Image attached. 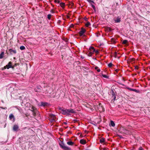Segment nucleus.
<instances>
[{
	"label": "nucleus",
	"instance_id": "nucleus-5",
	"mask_svg": "<svg viewBox=\"0 0 150 150\" xmlns=\"http://www.w3.org/2000/svg\"><path fill=\"white\" fill-rule=\"evenodd\" d=\"M12 63L10 62H8V64L6 65V66H4V67L2 68V70H3L5 69H9L10 68H13L12 65Z\"/></svg>",
	"mask_w": 150,
	"mask_h": 150
},
{
	"label": "nucleus",
	"instance_id": "nucleus-38",
	"mask_svg": "<svg viewBox=\"0 0 150 150\" xmlns=\"http://www.w3.org/2000/svg\"><path fill=\"white\" fill-rule=\"evenodd\" d=\"M40 87H41L40 86H38L37 87L39 91H40L41 90Z\"/></svg>",
	"mask_w": 150,
	"mask_h": 150
},
{
	"label": "nucleus",
	"instance_id": "nucleus-8",
	"mask_svg": "<svg viewBox=\"0 0 150 150\" xmlns=\"http://www.w3.org/2000/svg\"><path fill=\"white\" fill-rule=\"evenodd\" d=\"M13 130L14 131L17 132L19 130V126L17 125H15L13 127Z\"/></svg>",
	"mask_w": 150,
	"mask_h": 150
},
{
	"label": "nucleus",
	"instance_id": "nucleus-54",
	"mask_svg": "<svg viewBox=\"0 0 150 150\" xmlns=\"http://www.w3.org/2000/svg\"><path fill=\"white\" fill-rule=\"evenodd\" d=\"M103 150H108L106 148H104Z\"/></svg>",
	"mask_w": 150,
	"mask_h": 150
},
{
	"label": "nucleus",
	"instance_id": "nucleus-7",
	"mask_svg": "<svg viewBox=\"0 0 150 150\" xmlns=\"http://www.w3.org/2000/svg\"><path fill=\"white\" fill-rule=\"evenodd\" d=\"M50 104L46 102H41L38 104V105L40 106L46 107L48 106Z\"/></svg>",
	"mask_w": 150,
	"mask_h": 150
},
{
	"label": "nucleus",
	"instance_id": "nucleus-31",
	"mask_svg": "<svg viewBox=\"0 0 150 150\" xmlns=\"http://www.w3.org/2000/svg\"><path fill=\"white\" fill-rule=\"evenodd\" d=\"M107 30H108V31H109L110 32H111L112 31V29L111 28H109V27L107 28Z\"/></svg>",
	"mask_w": 150,
	"mask_h": 150
},
{
	"label": "nucleus",
	"instance_id": "nucleus-43",
	"mask_svg": "<svg viewBox=\"0 0 150 150\" xmlns=\"http://www.w3.org/2000/svg\"><path fill=\"white\" fill-rule=\"evenodd\" d=\"M77 62V64H80L81 62L79 61H78Z\"/></svg>",
	"mask_w": 150,
	"mask_h": 150
},
{
	"label": "nucleus",
	"instance_id": "nucleus-64",
	"mask_svg": "<svg viewBox=\"0 0 150 150\" xmlns=\"http://www.w3.org/2000/svg\"><path fill=\"white\" fill-rule=\"evenodd\" d=\"M86 150H90L88 149H86Z\"/></svg>",
	"mask_w": 150,
	"mask_h": 150
},
{
	"label": "nucleus",
	"instance_id": "nucleus-49",
	"mask_svg": "<svg viewBox=\"0 0 150 150\" xmlns=\"http://www.w3.org/2000/svg\"><path fill=\"white\" fill-rule=\"evenodd\" d=\"M119 70V69H116L115 70V71H116V72H117Z\"/></svg>",
	"mask_w": 150,
	"mask_h": 150
},
{
	"label": "nucleus",
	"instance_id": "nucleus-12",
	"mask_svg": "<svg viewBox=\"0 0 150 150\" xmlns=\"http://www.w3.org/2000/svg\"><path fill=\"white\" fill-rule=\"evenodd\" d=\"M111 91H112V93H111V95L112 97L116 96V92H115L112 89H111Z\"/></svg>",
	"mask_w": 150,
	"mask_h": 150
},
{
	"label": "nucleus",
	"instance_id": "nucleus-28",
	"mask_svg": "<svg viewBox=\"0 0 150 150\" xmlns=\"http://www.w3.org/2000/svg\"><path fill=\"white\" fill-rule=\"evenodd\" d=\"M51 15L50 14H49L47 15V18L49 20H50L51 18Z\"/></svg>",
	"mask_w": 150,
	"mask_h": 150
},
{
	"label": "nucleus",
	"instance_id": "nucleus-19",
	"mask_svg": "<svg viewBox=\"0 0 150 150\" xmlns=\"http://www.w3.org/2000/svg\"><path fill=\"white\" fill-rule=\"evenodd\" d=\"M133 91H134L138 93H140V91L139 90H136V89H134Z\"/></svg>",
	"mask_w": 150,
	"mask_h": 150
},
{
	"label": "nucleus",
	"instance_id": "nucleus-9",
	"mask_svg": "<svg viewBox=\"0 0 150 150\" xmlns=\"http://www.w3.org/2000/svg\"><path fill=\"white\" fill-rule=\"evenodd\" d=\"M114 20L115 23H120L121 21V18L119 17H117L116 19H114Z\"/></svg>",
	"mask_w": 150,
	"mask_h": 150
},
{
	"label": "nucleus",
	"instance_id": "nucleus-1",
	"mask_svg": "<svg viewBox=\"0 0 150 150\" xmlns=\"http://www.w3.org/2000/svg\"><path fill=\"white\" fill-rule=\"evenodd\" d=\"M62 114L64 115H70V113H75L76 112L74 111V110L72 109H65L64 108L62 110Z\"/></svg>",
	"mask_w": 150,
	"mask_h": 150
},
{
	"label": "nucleus",
	"instance_id": "nucleus-37",
	"mask_svg": "<svg viewBox=\"0 0 150 150\" xmlns=\"http://www.w3.org/2000/svg\"><path fill=\"white\" fill-rule=\"evenodd\" d=\"M50 12L52 13H54V11L53 9H52Z\"/></svg>",
	"mask_w": 150,
	"mask_h": 150
},
{
	"label": "nucleus",
	"instance_id": "nucleus-16",
	"mask_svg": "<svg viewBox=\"0 0 150 150\" xmlns=\"http://www.w3.org/2000/svg\"><path fill=\"white\" fill-rule=\"evenodd\" d=\"M105 142V139L102 138L100 140V142L101 143L104 142Z\"/></svg>",
	"mask_w": 150,
	"mask_h": 150
},
{
	"label": "nucleus",
	"instance_id": "nucleus-25",
	"mask_svg": "<svg viewBox=\"0 0 150 150\" xmlns=\"http://www.w3.org/2000/svg\"><path fill=\"white\" fill-rule=\"evenodd\" d=\"M112 99L111 101H112V102H113L115 99L116 96L112 97Z\"/></svg>",
	"mask_w": 150,
	"mask_h": 150
},
{
	"label": "nucleus",
	"instance_id": "nucleus-22",
	"mask_svg": "<svg viewBox=\"0 0 150 150\" xmlns=\"http://www.w3.org/2000/svg\"><path fill=\"white\" fill-rule=\"evenodd\" d=\"M20 50H24L25 49V48L24 46H21L20 47Z\"/></svg>",
	"mask_w": 150,
	"mask_h": 150
},
{
	"label": "nucleus",
	"instance_id": "nucleus-24",
	"mask_svg": "<svg viewBox=\"0 0 150 150\" xmlns=\"http://www.w3.org/2000/svg\"><path fill=\"white\" fill-rule=\"evenodd\" d=\"M31 109H32V110H31L32 112L35 111V110H36V109L34 106H32Z\"/></svg>",
	"mask_w": 150,
	"mask_h": 150
},
{
	"label": "nucleus",
	"instance_id": "nucleus-30",
	"mask_svg": "<svg viewBox=\"0 0 150 150\" xmlns=\"http://www.w3.org/2000/svg\"><path fill=\"white\" fill-rule=\"evenodd\" d=\"M99 107H102V110L103 111H104V108H103L102 107V104L101 103H99Z\"/></svg>",
	"mask_w": 150,
	"mask_h": 150
},
{
	"label": "nucleus",
	"instance_id": "nucleus-29",
	"mask_svg": "<svg viewBox=\"0 0 150 150\" xmlns=\"http://www.w3.org/2000/svg\"><path fill=\"white\" fill-rule=\"evenodd\" d=\"M33 112V114L34 116H35L36 115V112L35 111H32Z\"/></svg>",
	"mask_w": 150,
	"mask_h": 150
},
{
	"label": "nucleus",
	"instance_id": "nucleus-44",
	"mask_svg": "<svg viewBox=\"0 0 150 150\" xmlns=\"http://www.w3.org/2000/svg\"><path fill=\"white\" fill-rule=\"evenodd\" d=\"M73 121L74 122H77V120L75 119Z\"/></svg>",
	"mask_w": 150,
	"mask_h": 150
},
{
	"label": "nucleus",
	"instance_id": "nucleus-39",
	"mask_svg": "<svg viewBox=\"0 0 150 150\" xmlns=\"http://www.w3.org/2000/svg\"><path fill=\"white\" fill-rule=\"evenodd\" d=\"M97 71L98 72H100V69H97Z\"/></svg>",
	"mask_w": 150,
	"mask_h": 150
},
{
	"label": "nucleus",
	"instance_id": "nucleus-36",
	"mask_svg": "<svg viewBox=\"0 0 150 150\" xmlns=\"http://www.w3.org/2000/svg\"><path fill=\"white\" fill-rule=\"evenodd\" d=\"M118 136L120 139L123 138V137L122 136H121V135H118Z\"/></svg>",
	"mask_w": 150,
	"mask_h": 150
},
{
	"label": "nucleus",
	"instance_id": "nucleus-52",
	"mask_svg": "<svg viewBox=\"0 0 150 150\" xmlns=\"http://www.w3.org/2000/svg\"><path fill=\"white\" fill-rule=\"evenodd\" d=\"M63 123H64V124L65 125H67V123L66 122H64Z\"/></svg>",
	"mask_w": 150,
	"mask_h": 150
},
{
	"label": "nucleus",
	"instance_id": "nucleus-23",
	"mask_svg": "<svg viewBox=\"0 0 150 150\" xmlns=\"http://www.w3.org/2000/svg\"><path fill=\"white\" fill-rule=\"evenodd\" d=\"M128 42L127 40H124L122 42V44H126Z\"/></svg>",
	"mask_w": 150,
	"mask_h": 150
},
{
	"label": "nucleus",
	"instance_id": "nucleus-59",
	"mask_svg": "<svg viewBox=\"0 0 150 150\" xmlns=\"http://www.w3.org/2000/svg\"><path fill=\"white\" fill-rule=\"evenodd\" d=\"M112 40H114V38H112Z\"/></svg>",
	"mask_w": 150,
	"mask_h": 150
},
{
	"label": "nucleus",
	"instance_id": "nucleus-3",
	"mask_svg": "<svg viewBox=\"0 0 150 150\" xmlns=\"http://www.w3.org/2000/svg\"><path fill=\"white\" fill-rule=\"evenodd\" d=\"M6 52L8 54H10V55L16 54L17 52L16 50H13V49H10L8 51L6 50Z\"/></svg>",
	"mask_w": 150,
	"mask_h": 150
},
{
	"label": "nucleus",
	"instance_id": "nucleus-51",
	"mask_svg": "<svg viewBox=\"0 0 150 150\" xmlns=\"http://www.w3.org/2000/svg\"><path fill=\"white\" fill-rule=\"evenodd\" d=\"M57 0H54V2L55 3H57Z\"/></svg>",
	"mask_w": 150,
	"mask_h": 150
},
{
	"label": "nucleus",
	"instance_id": "nucleus-55",
	"mask_svg": "<svg viewBox=\"0 0 150 150\" xmlns=\"http://www.w3.org/2000/svg\"><path fill=\"white\" fill-rule=\"evenodd\" d=\"M85 133H88V131H87L86 130H85Z\"/></svg>",
	"mask_w": 150,
	"mask_h": 150
},
{
	"label": "nucleus",
	"instance_id": "nucleus-42",
	"mask_svg": "<svg viewBox=\"0 0 150 150\" xmlns=\"http://www.w3.org/2000/svg\"><path fill=\"white\" fill-rule=\"evenodd\" d=\"M50 116H51L52 117H54V114H51L50 115Z\"/></svg>",
	"mask_w": 150,
	"mask_h": 150
},
{
	"label": "nucleus",
	"instance_id": "nucleus-35",
	"mask_svg": "<svg viewBox=\"0 0 150 150\" xmlns=\"http://www.w3.org/2000/svg\"><path fill=\"white\" fill-rule=\"evenodd\" d=\"M127 89L129 90L130 91H133V89H132V88H127Z\"/></svg>",
	"mask_w": 150,
	"mask_h": 150
},
{
	"label": "nucleus",
	"instance_id": "nucleus-17",
	"mask_svg": "<svg viewBox=\"0 0 150 150\" xmlns=\"http://www.w3.org/2000/svg\"><path fill=\"white\" fill-rule=\"evenodd\" d=\"M4 54V52H2L0 54V59H2L3 57V56Z\"/></svg>",
	"mask_w": 150,
	"mask_h": 150
},
{
	"label": "nucleus",
	"instance_id": "nucleus-46",
	"mask_svg": "<svg viewBox=\"0 0 150 150\" xmlns=\"http://www.w3.org/2000/svg\"><path fill=\"white\" fill-rule=\"evenodd\" d=\"M62 109H62V108H61V107H59V110H61V111H62Z\"/></svg>",
	"mask_w": 150,
	"mask_h": 150
},
{
	"label": "nucleus",
	"instance_id": "nucleus-6",
	"mask_svg": "<svg viewBox=\"0 0 150 150\" xmlns=\"http://www.w3.org/2000/svg\"><path fill=\"white\" fill-rule=\"evenodd\" d=\"M86 32V30L83 28H82L81 30L79 31V34L80 36H85V35H84V33Z\"/></svg>",
	"mask_w": 150,
	"mask_h": 150
},
{
	"label": "nucleus",
	"instance_id": "nucleus-21",
	"mask_svg": "<svg viewBox=\"0 0 150 150\" xmlns=\"http://www.w3.org/2000/svg\"><path fill=\"white\" fill-rule=\"evenodd\" d=\"M91 6H92V7L93 8V9H94V11L96 12V7H95V5H94L93 4H91Z\"/></svg>",
	"mask_w": 150,
	"mask_h": 150
},
{
	"label": "nucleus",
	"instance_id": "nucleus-53",
	"mask_svg": "<svg viewBox=\"0 0 150 150\" xmlns=\"http://www.w3.org/2000/svg\"><path fill=\"white\" fill-rule=\"evenodd\" d=\"M90 3L91 1V0H87Z\"/></svg>",
	"mask_w": 150,
	"mask_h": 150
},
{
	"label": "nucleus",
	"instance_id": "nucleus-4",
	"mask_svg": "<svg viewBox=\"0 0 150 150\" xmlns=\"http://www.w3.org/2000/svg\"><path fill=\"white\" fill-rule=\"evenodd\" d=\"M119 132L121 133H124L126 134L128 133L127 132H128V131L125 129L124 127H121L120 128Z\"/></svg>",
	"mask_w": 150,
	"mask_h": 150
},
{
	"label": "nucleus",
	"instance_id": "nucleus-41",
	"mask_svg": "<svg viewBox=\"0 0 150 150\" xmlns=\"http://www.w3.org/2000/svg\"><path fill=\"white\" fill-rule=\"evenodd\" d=\"M92 55V52H90L89 53V56H90L91 55Z\"/></svg>",
	"mask_w": 150,
	"mask_h": 150
},
{
	"label": "nucleus",
	"instance_id": "nucleus-56",
	"mask_svg": "<svg viewBox=\"0 0 150 150\" xmlns=\"http://www.w3.org/2000/svg\"><path fill=\"white\" fill-rule=\"evenodd\" d=\"M96 52V53H98V50H97V51L95 50V52Z\"/></svg>",
	"mask_w": 150,
	"mask_h": 150
},
{
	"label": "nucleus",
	"instance_id": "nucleus-48",
	"mask_svg": "<svg viewBox=\"0 0 150 150\" xmlns=\"http://www.w3.org/2000/svg\"><path fill=\"white\" fill-rule=\"evenodd\" d=\"M91 2L93 4H94V2L93 1H92V0L90 2Z\"/></svg>",
	"mask_w": 150,
	"mask_h": 150
},
{
	"label": "nucleus",
	"instance_id": "nucleus-2",
	"mask_svg": "<svg viewBox=\"0 0 150 150\" xmlns=\"http://www.w3.org/2000/svg\"><path fill=\"white\" fill-rule=\"evenodd\" d=\"M59 145L60 147L62 149L65 150H71V149L69 147L65 146L64 143L63 141H61L59 143Z\"/></svg>",
	"mask_w": 150,
	"mask_h": 150
},
{
	"label": "nucleus",
	"instance_id": "nucleus-58",
	"mask_svg": "<svg viewBox=\"0 0 150 150\" xmlns=\"http://www.w3.org/2000/svg\"><path fill=\"white\" fill-rule=\"evenodd\" d=\"M68 127H65V129H66Z\"/></svg>",
	"mask_w": 150,
	"mask_h": 150
},
{
	"label": "nucleus",
	"instance_id": "nucleus-40",
	"mask_svg": "<svg viewBox=\"0 0 150 150\" xmlns=\"http://www.w3.org/2000/svg\"><path fill=\"white\" fill-rule=\"evenodd\" d=\"M98 68V67H97V66L95 67V69H96H96H97V70Z\"/></svg>",
	"mask_w": 150,
	"mask_h": 150
},
{
	"label": "nucleus",
	"instance_id": "nucleus-45",
	"mask_svg": "<svg viewBox=\"0 0 150 150\" xmlns=\"http://www.w3.org/2000/svg\"><path fill=\"white\" fill-rule=\"evenodd\" d=\"M70 27H74V25L72 24L70 26Z\"/></svg>",
	"mask_w": 150,
	"mask_h": 150
},
{
	"label": "nucleus",
	"instance_id": "nucleus-13",
	"mask_svg": "<svg viewBox=\"0 0 150 150\" xmlns=\"http://www.w3.org/2000/svg\"><path fill=\"white\" fill-rule=\"evenodd\" d=\"M110 125L114 127L115 126V124L113 121L111 120L110 121Z\"/></svg>",
	"mask_w": 150,
	"mask_h": 150
},
{
	"label": "nucleus",
	"instance_id": "nucleus-47",
	"mask_svg": "<svg viewBox=\"0 0 150 150\" xmlns=\"http://www.w3.org/2000/svg\"><path fill=\"white\" fill-rule=\"evenodd\" d=\"M91 2L93 4H94V2L93 1H92V0L90 2Z\"/></svg>",
	"mask_w": 150,
	"mask_h": 150
},
{
	"label": "nucleus",
	"instance_id": "nucleus-26",
	"mask_svg": "<svg viewBox=\"0 0 150 150\" xmlns=\"http://www.w3.org/2000/svg\"><path fill=\"white\" fill-rule=\"evenodd\" d=\"M60 6L62 7H63L64 6H65V4L64 3H60Z\"/></svg>",
	"mask_w": 150,
	"mask_h": 150
},
{
	"label": "nucleus",
	"instance_id": "nucleus-34",
	"mask_svg": "<svg viewBox=\"0 0 150 150\" xmlns=\"http://www.w3.org/2000/svg\"><path fill=\"white\" fill-rule=\"evenodd\" d=\"M138 150H144V149L142 147H140L138 149Z\"/></svg>",
	"mask_w": 150,
	"mask_h": 150
},
{
	"label": "nucleus",
	"instance_id": "nucleus-14",
	"mask_svg": "<svg viewBox=\"0 0 150 150\" xmlns=\"http://www.w3.org/2000/svg\"><path fill=\"white\" fill-rule=\"evenodd\" d=\"M9 118L10 120H12L13 118L14 119V117L13 115L12 114H11L9 115Z\"/></svg>",
	"mask_w": 150,
	"mask_h": 150
},
{
	"label": "nucleus",
	"instance_id": "nucleus-27",
	"mask_svg": "<svg viewBox=\"0 0 150 150\" xmlns=\"http://www.w3.org/2000/svg\"><path fill=\"white\" fill-rule=\"evenodd\" d=\"M112 65L113 64H112V63H109L108 65V66L109 67H111L112 66Z\"/></svg>",
	"mask_w": 150,
	"mask_h": 150
},
{
	"label": "nucleus",
	"instance_id": "nucleus-32",
	"mask_svg": "<svg viewBox=\"0 0 150 150\" xmlns=\"http://www.w3.org/2000/svg\"><path fill=\"white\" fill-rule=\"evenodd\" d=\"M117 53L116 52H115L114 53V55L115 57V58L117 57Z\"/></svg>",
	"mask_w": 150,
	"mask_h": 150
},
{
	"label": "nucleus",
	"instance_id": "nucleus-50",
	"mask_svg": "<svg viewBox=\"0 0 150 150\" xmlns=\"http://www.w3.org/2000/svg\"><path fill=\"white\" fill-rule=\"evenodd\" d=\"M57 3H58L59 4V3H60V1H59V0H57Z\"/></svg>",
	"mask_w": 150,
	"mask_h": 150
},
{
	"label": "nucleus",
	"instance_id": "nucleus-57",
	"mask_svg": "<svg viewBox=\"0 0 150 150\" xmlns=\"http://www.w3.org/2000/svg\"><path fill=\"white\" fill-rule=\"evenodd\" d=\"M81 57L82 58H83H83H84V57H83V56H81Z\"/></svg>",
	"mask_w": 150,
	"mask_h": 150
},
{
	"label": "nucleus",
	"instance_id": "nucleus-15",
	"mask_svg": "<svg viewBox=\"0 0 150 150\" xmlns=\"http://www.w3.org/2000/svg\"><path fill=\"white\" fill-rule=\"evenodd\" d=\"M67 144L70 145H72L74 144V143L72 141H69L67 143Z\"/></svg>",
	"mask_w": 150,
	"mask_h": 150
},
{
	"label": "nucleus",
	"instance_id": "nucleus-10",
	"mask_svg": "<svg viewBox=\"0 0 150 150\" xmlns=\"http://www.w3.org/2000/svg\"><path fill=\"white\" fill-rule=\"evenodd\" d=\"M80 143L81 144H85L86 143V142L83 139H81L80 141Z\"/></svg>",
	"mask_w": 150,
	"mask_h": 150
},
{
	"label": "nucleus",
	"instance_id": "nucleus-20",
	"mask_svg": "<svg viewBox=\"0 0 150 150\" xmlns=\"http://www.w3.org/2000/svg\"><path fill=\"white\" fill-rule=\"evenodd\" d=\"M86 26L87 27H88L89 25H91V23H90L89 22H87L86 23Z\"/></svg>",
	"mask_w": 150,
	"mask_h": 150
},
{
	"label": "nucleus",
	"instance_id": "nucleus-62",
	"mask_svg": "<svg viewBox=\"0 0 150 150\" xmlns=\"http://www.w3.org/2000/svg\"><path fill=\"white\" fill-rule=\"evenodd\" d=\"M18 110L20 112V110L18 109Z\"/></svg>",
	"mask_w": 150,
	"mask_h": 150
},
{
	"label": "nucleus",
	"instance_id": "nucleus-63",
	"mask_svg": "<svg viewBox=\"0 0 150 150\" xmlns=\"http://www.w3.org/2000/svg\"><path fill=\"white\" fill-rule=\"evenodd\" d=\"M116 5H118V4L117 3Z\"/></svg>",
	"mask_w": 150,
	"mask_h": 150
},
{
	"label": "nucleus",
	"instance_id": "nucleus-61",
	"mask_svg": "<svg viewBox=\"0 0 150 150\" xmlns=\"http://www.w3.org/2000/svg\"><path fill=\"white\" fill-rule=\"evenodd\" d=\"M137 67H135V69H137Z\"/></svg>",
	"mask_w": 150,
	"mask_h": 150
},
{
	"label": "nucleus",
	"instance_id": "nucleus-33",
	"mask_svg": "<svg viewBox=\"0 0 150 150\" xmlns=\"http://www.w3.org/2000/svg\"><path fill=\"white\" fill-rule=\"evenodd\" d=\"M0 108H1L3 109H4V110H6V109H7V108L6 107H0Z\"/></svg>",
	"mask_w": 150,
	"mask_h": 150
},
{
	"label": "nucleus",
	"instance_id": "nucleus-60",
	"mask_svg": "<svg viewBox=\"0 0 150 150\" xmlns=\"http://www.w3.org/2000/svg\"><path fill=\"white\" fill-rule=\"evenodd\" d=\"M87 18H86V19H85V20H86V21H87Z\"/></svg>",
	"mask_w": 150,
	"mask_h": 150
},
{
	"label": "nucleus",
	"instance_id": "nucleus-11",
	"mask_svg": "<svg viewBox=\"0 0 150 150\" xmlns=\"http://www.w3.org/2000/svg\"><path fill=\"white\" fill-rule=\"evenodd\" d=\"M89 49L90 50L91 52H95V50L94 48L93 47H90L89 48Z\"/></svg>",
	"mask_w": 150,
	"mask_h": 150
},
{
	"label": "nucleus",
	"instance_id": "nucleus-18",
	"mask_svg": "<svg viewBox=\"0 0 150 150\" xmlns=\"http://www.w3.org/2000/svg\"><path fill=\"white\" fill-rule=\"evenodd\" d=\"M102 76L104 78H106V79H108L109 77L105 74H102Z\"/></svg>",
	"mask_w": 150,
	"mask_h": 150
}]
</instances>
